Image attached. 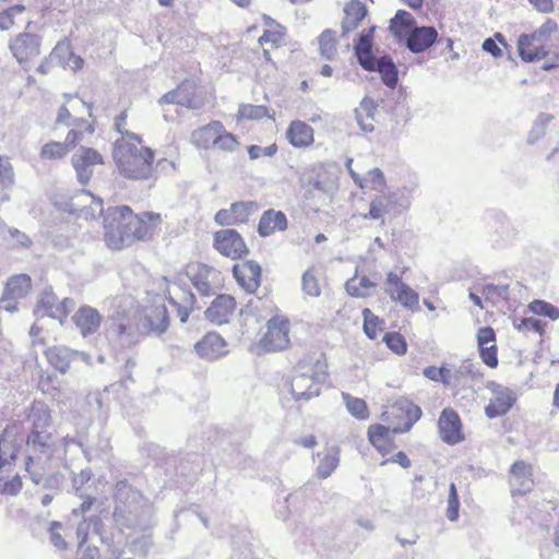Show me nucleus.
<instances>
[{
	"label": "nucleus",
	"mask_w": 559,
	"mask_h": 559,
	"mask_svg": "<svg viewBox=\"0 0 559 559\" xmlns=\"http://www.w3.org/2000/svg\"><path fill=\"white\" fill-rule=\"evenodd\" d=\"M162 213H135L129 205L108 206L103 213V239L110 250L120 251L138 242H151L162 231Z\"/></svg>",
	"instance_id": "f257e3e1"
},
{
	"label": "nucleus",
	"mask_w": 559,
	"mask_h": 559,
	"mask_svg": "<svg viewBox=\"0 0 559 559\" xmlns=\"http://www.w3.org/2000/svg\"><path fill=\"white\" fill-rule=\"evenodd\" d=\"M114 164L121 177L134 181L155 178L156 154L147 146L143 138L136 133H124L112 144Z\"/></svg>",
	"instance_id": "f03ea898"
},
{
	"label": "nucleus",
	"mask_w": 559,
	"mask_h": 559,
	"mask_svg": "<svg viewBox=\"0 0 559 559\" xmlns=\"http://www.w3.org/2000/svg\"><path fill=\"white\" fill-rule=\"evenodd\" d=\"M263 21V32L258 38L259 50L252 51L250 61L259 82L267 83L277 72L274 56L286 46L287 32L283 25L266 15Z\"/></svg>",
	"instance_id": "7ed1b4c3"
},
{
	"label": "nucleus",
	"mask_w": 559,
	"mask_h": 559,
	"mask_svg": "<svg viewBox=\"0 0 559 559\" xmlns=\"http://www.w3.org/2000/svg\"><path fill=\"white\" fill-rule=\"evenodd\" d=\"M28 418L32 421V428L27 435V445L34 452L43 454L51 453L55 447V438L51 432V412L43 403H33L29 409Z\"/></svg>",
	"instance_id": "20e7f679"
},
{
	"label": "nucleus",
	"mask_w": 559,
	"mask_h": 559,
	"mask_svg": "<svg viewBox=\"0 0 559 559\" xmlns=\"http://www.w3.org/2000/svg\"><path fill=\"white\" fill-rule=\"evenodd\" d=\"M290 321L284 316H274L265 323L254 347L259 354L278 353L290 348Z\"/></svg>",
	"instance_id": "39448f33"
},
{
	"label": "nucleus",
	"mask_w": 559,
	"mask_h": 559,
	"mask_svg": "<svg viewBox=\"0 0 559 559\" xmlns=\"http://www.w3.org/2000/svg\"><path fill=\"white\" fill-rule=\"evenodd\" d=\"M421 414L423 412L418 405L408 399L401 397L385 405L381 419L394 432L405 433L420 419Z\"/></svg>",
	"instance_id": "423d86ee"
},
{
	"label": "nucleus",
	"mask_w": 559,
	"mask_h": 559,
	"mask_svg": "<svg viewBox=\"0 0 559 559\" xmlns=\"http://www.w3.org/2000/svg\"><path fill=\"white\" fill-rule=\"evenodd\" d=\"M94 127L86 120H82L78 128L71 129L64 142L49 141L45 143L39 152L44 160H58L64 158L75 146L83 142L85 134H92Z\"/></svg>",
	"instance_id": "0eeeda50"
},
{
	"label": "nucleus",
	"mask_w": 559,
	"mask_h": 559,
	"mask_svg": "<svg viewBox=\"0 0 559 559\" xmlns=\"http://www.w3.org/2000/svg\"><path fill=\"white\" fill-rule=\"evenodd\" d=\"M518 51L522 60L536 61L551 56V61L545 64V69L559 67V48L551 45L549 49L538 43L533 34H522L518 39Z\"/></svg>",
	"instance_id": "6e6552de"
},
{
	"label": "nucleus",
	"mask_w": 559,
	"mask_h": 559,
	"mask_svg": "<svg viewBox=\"0 0 559 559\" xmlns=\"http://www.w3.org/2000/svg\"><path fill=\"white\" fill-rule=\"evenodd\" d=\"M213 248L223 257L240 260L249 254L243 237L235 229L225 228L213 234Z\"/></svg>",
	"instance_id": "1a4fd4ad"
},
{
	"label": "nucleus",
	"mask_w": 559,
	"mask_h": 559,
	"mask_svg": "<svg viewBox=\"0 0 559 559\" xmlns=\"http://www.w3.org/2000/svg\"><path fill=\"white\" fill-rule=\"evenodd\" d=\"M162 104H178L189 109H199L204 106V96L195 81L185 80L175 90L164 94Z\"/></svg>",
	"instance_id": "9d476101"
},
{
	"label": "nucleus",
	"mask_w": 559,
	"mask_h": 559,
	"mask_svg": "<svg viewBox=\"0 0 559 559\" xmlns=\"http://www.w3.org/2000/svg\"><path fill=\"white\" fill-rule=\"evenodd\" d=\"M385 293L392 301L415 312L419 310V294L403 282L394 272H389L385 280Z\"/></svg>",
	"instance_id": "9b49d317"
},
{
	"label": "nucleus",
	"mask_w": 559,
	"mask_h": 559,
	"mask_svg": "<svg viewBox=\"0 0 559 559\" xmlns=\"http://www.w3.org/2000/svg\"><path fill=\"white\" fill-rule=\"evenodd\" d=\"M185 272L194 287L204 295L212 293L222 281L218 270L200 261L188 262Z\"/></svg>",
	"instance_id": "f8f14e48"
},
{
	"label": "nucleus",
	"mask_w": 559,
	"mask_h": 559,
	"mask_svg": "<svg viewBox=\"0 0 559 559\" xmlns=\"http://www.w3.org/2000/svg\"><path fill=\"white\" fill-rule=\"evenodd\" d=\"M486 388L490 391L491 396L485 406V415L493 419L508 414L516 402L515 392L495 381L487 382Z\"/></svg>",
	"instance_id": "ddd939ff"
},
{
	"label": "nucleus",
	"mask_w": 559,
	"mask_h": 559,
	"mask_svg": "<svg viewBox=\"0 0 559 559\" xmlns=\"http://www.w3.org/2000/svg\"><path fill=\"white\" fill-rule=\"evenodd\" d=\"M110 333L116 340L126 342L129 346L145 337L140 319L127 312H118L111 318Z\"/></svg>",
	"instance_id": "4468645a"
},
{
	"label": "nucleus",
	"mask_w": 559,
	"mask_h": 559,
	"mask_svg": "<svg viewBox=\"0 0 559 559\" xmlns=\"http://www.w3.org/2000/svg\"><path fill=\"white\" fill-rule=\"evenodd\" d=\"M71 164L80 183L87 185L93 177V168L103 166L105 158L97 150L82 146L72 155Z\"/></svg>",
	"instance_id": "2eb2a0df"
},
{
	"label": "nucleus",
	"mask_w": 559,
	"mask_h": 559,
	"mask_svg": "<svg viewBox=\"0 0 559 559\" xmlns=\"http://www.w3.org/2000/svg\"><path fill=\"white\" fill-rule=\"evenodd\" d=\"M438 430L440 439L449 445H455L465 440L462 419L452 407L442 409L438 419Z\"/></svg>",
	"instance_id": "dca6fc26"
},
{
	"label": "nucleus",
	"mask_w": 559,
	"mask_h": 559,
	"mask_svg": "<svg viewBox=\"0 0 559 559\" xmlns=\"http://www.w3.org/2000/svg\"><path fill=\"white\" fill-rule=\"evenodd\" d=\"M10 50L20 64L28 67L40 53V40L35 34L21 33L10 41Z\"/></svg>",
	"instance_id": "f3484780"
},
{
	"label": "nucleus",
	"mask_w": 559,
	"mask_h": 559,
	"mask_svg": "<svg viewBox=\"0 0 559 559\" xmlns=\"http://www.w3.org/2000/svg\"><path fill=\"white\" fill-rule=\"evenodd\" d=\"M294 370L324 381L329 376V362L326 354L319 349L305 353L295 364Z\"/></svg>",
	"instance_id": "a211bd4d"
},
{
	"label": "nucleus",
	"mask_w": 559,
	"mask_h": 559,
	"mask_svg": "<svg viewBox=\"0 0 559 559\" xmlns=\"http://www.w3.org/2000/svg\"><path fill=\"white\" fill-rule=\"evenodd\" d=\"M73 305L74 301L70 298L59 300L55 294L44 293L36 305L35 312L40 317H49L63 324L67 321Z\"/></svg>",
	"instance_id": "6ab92c4d"
},
{
	"label": "nucleus",
	"mask_w": 559,
	"mask_h": 559,
	"mask_svg": "<svg viewBox=\"0 0 559 559\" xmlns=\"http://www.w3.org/2000/svg\"><path fill=\"white\" fill-rule=\"evenodd\" d=\"M509 485L512 496H525L533 490V466L531 463L515 461L509 471Z\"/></svg>",
	"instance_id": "aec40b11"
},
{
	"label": "nucleus",
	"mask_w": 559,
	"mask_h": 559,
	"mask_svg": "<svg viewBox=\"0 0 559 559\" xmlns=\"http://www.w3.org/2000/svg\"><path fill=\"white\" fill-rule=\"evenodd\" d=\"M233 275L247 293H255L261 285L262 269L253 260H246L233 266Z\"/></svg>",
	"instance_id": "412c9836"
},
{
	"label": "nucleus",
	"mask_w": 559,
	"mask_h": 559,
	"mask_svg": "<svg viewBox=\"0 0 559 559\" xmlns=\"http://www.w3.org/2000/svg\"><path fill=\"white\" fill-rule=\"evenodd\" d=\"M166 294L169 302L177 308V314L181 322H186L194 308L195 297L189 287L170 283Z\"/></svg>",
	"instance_id": "4be33fe9"
},
{
	"label": "nucleus",
	"mask_w": 559,
	"mask_h": 559,
	"mask_svg": "<svg viewBox=\"0 0 559 559\" xmlns=\"http://www.w3.org/2000/svg\"><path fill=\"white\" fill-rule=\"evenodd\" d=\"M144 336L162 335L169 326V316L164 305H152L140 319Z\"/></svg>",
	"instance_id": "5701e85b"
},
{
	"label": "nucleus",
	"mask_w": 559,
	"mask_h": 559,
	"mask_svg": "<svg viewBox=\"0 0 559 559\" xmlns=\"http://www.w3.org/2000/svg\"><path fill=\"white\" fill-rule=\"evenodd\" d=\"M393 429L383 424H371L367 429V439L373 449L382 456L392 454L396 449Z\"/></svg>",
	"instance_id": "b1692460"
},
{
	"label": "nucleus",
	"mask_w": 559,
	"mask_h": 559,
	"mask_svg": "<svg viewBox=\"0 0 559 559\" xmlns=\"http://www.w3.org/2000/svg\"><path fill=\"white\" fill-rule=\"evenodd\" d=\"M194 350L203 359L216 360L228 353V344L219 333L209 332L194 344Z\"/></svg>",
	"instance_id": "393cba45"
},
{
	"label": "nucleus",
	"mask_w": 559,
	"mask_h": 559,
	"mask_svg": "<svg viewBox=\"0 0 559 559\" xmlns=\"http://www.w3.org/2000/svg\"><path fill=\"white\" fill-rule=\"evenodd\" d=\"M72 322L82 336L87 337L98 332L103 322V316L96 308L84 305L74 312Z\"/></svg>",
	"instance_id": "a878e982"
},
{
	"label": "nucleus",
	"mask_w": 559,
	"mask_h": 559,
	"mask_svg": "<svg viewBox=\"0 0 559 559\" xmlns=\"http://www.w3.org/2000/svg\"><path fill=\"white\" fill-rule=\"evenodd\" d=\"M477 345L481 361L489 368H497L499 364L496 333L491 326L480 328L477 332Z\"/></svg>",
	"instance_id": "bb28decb"
},
{
	"label": "nucleus",
	"mask_w": 559,
	"mask_h": 559,
	"mask_svg": "<svg viewBox=\"0 0 559 559\" xmlns=\"http://www.w3.org/2000/svg\"><path fill=\"white\" fill-rule=\"evenodd\" d=\"M237 308L236 299L231 295H218L205 311L206 318L214 324H224L234 316Z\"/></svg>",
	"instance_id": "cd10ccee"
},
{
	"label": "nucleus",
	"mask_w": 559,
	"mask_h": 559,
	"mask_svg": "<svg viewBox=\"0 0 559 559\" xmlns=\"http://www.w3.org/2000/svg\"><path fill=\"white\" fill-rule=\"evenodd\" d=\"M323 381L313 379L307 374H302L294 370L290 381V392L295 400H310L320 394L321 383Z\"/></svg>",
	"instance_id": "c85d7f7f"
},
{
	"label": "nucleus",
	"mask_w": 559,
	"mask_h": 559,
	"mask_svg": "<svg viewBox=\"0 0 559 559\" xmlns=\"http://www.w3.org/2000/svg\"><path fill=\"white\" fill-rule=\"evenodd\" d=\"M19 449L15 427H5L0 435V471H7L14 464Z\"/></svg>",
	"instance_id": "c756f323"
},
{
	"label": "nucleus",
	"mask_w": 559,
	"mask_h": 559,
	"mask_svg": "<svg viewBox=\"0 0 559 559\" xmlns=\"http://www.w3.org/2000/svg\"><path fill=\"white\" fill-rule=\"evenodd\" d=\"M344 16L341 22L343 35H347L358 28L368 15V8L361 0H349L344 4Z\"/></svg>",
	"instance_id": "7c9ffc66"
},
{
	"label": "nucleus",
	"mask_w": 559,
	"mask_h": 559,
	"mask_svg": "<svg viewBox=\"0 0 559 559\" xmlns=\"http://www.w3.org/2000/svg\"><path fill=\"white\" fill-rule=\"evenodd\" d=\"M285 136L296 148H307L314 143V130L302 120H293L288 124Z\"/></svg>",
	"instance_id": "2f4dec72"
},
{
	"label": "nucleus",
	"mask_w": 559,
	"mask_h": 559,
	"mask_svg": "<svg viewBox=\"0 0 559 559\" xmlns=\"http://www.w3.org/2000/svg\"><path fill=\"white\" fill-rule=\"evenodd\" d=\"M223 122L219 120H212L206 124L198 127L190 134V143L200 151H212L218 130Z\"/></svg>",
	"instance_id": "473e14b6"
},
{
	"label": "nucleus",
	"mask_w": 559,
	"mask_h": 559,
	"mask_svg": "<svg viewBox=\"0 0 559 559\" xmlns=\"http://www.w3.org/2000/svg\"><path fill=\"white\" fill-rule=\"evenodd\" d=\"M376 26L364 29L355 44V53L361 67L372 71L376 67V59L372 55L373 35Z\"/></svg>",
	"instance_id": "72a5a7b5"
},
{
	"label": "nucleus",
	"mask_w": 559,
	"mask_h": 559,
	"mask_svg": "<svg viewBox=\"0 0 559 559\" xmlns=\"http://www.w3.org/2000/svg\"><path fill=\"white\" fill-rule=\"evenodd\" d=\"M438 32L432 26L414 27L406 38L407 48L415 53L428 49L437 40Z\"/></svg>",
	"instance_id": "f704fd0d"
},
{
	"label": "nucleus",
	"mask_w": 559,
	"mask_h": 559,
	"mask_svg": "<svg viewBox=\"0 0 559 559\" xmlns=\"http://www.w3.org/2000/svg\"><path fill=\"white\" fill-rule=\"evenodd\" d=\"M397 205V198L395 193H382L373 198L370 202L369 212L364 215V218L381 221L384 223V217L391 214Z\"/></svg>",
	"instance_id": "c9c22d12"
},
{
	"label": "nucleus",
	"mask_w": 559,
	"mask_h": 559,
	"mask_svg": "<svg viewBox=\"0 0 559 559\" xmlns=\"http://www.w3.org/2000/svg\"><path fill=\"white\" fill-rule=\"evenodd\" d=\"M288 227V221L284 212L267 210L259 221L258 233L262 237L273 235L277 231H284Z\"/></svg>",
	"instance_id": "e433bc0d"
},
{
	"label": "nucleus",
	"mask_w": 559,
	"mask_h": 559,
	"mask_svg": "<svg viewBox=\"0 0 559 559\" xmlns=\"http://www.w3.org/2000/svg\"><path fill=\"white\" fill-rule=\"evenodd\" d=\"M51 55L59 63L73 71L81 70L84 66L83 58L73 52L71 40L67 37L56 45Z\"/></svg>",
	"instance_id": "4c0bfd02"
},
{
	"label": "nucleus",
	"mask_w": 559,
	"mask_h": 559,
	"mask_svg": "<svg viewBox=\"0 0 559 559\" xmlns=\"http://www.w3.org/2000/svg\"><path fill=\"white\" fill-rule=\"evenodd\" d=\"M32 289V280L27 274H17L7 282L1 302L26 297Z\"/></svg>",
	"instance_id": "58836bf2"
},
{
	"label": "nucleus",
	"mask_w": 559,
	"mask_h": 559,
	"mask_svg": "<svg viewBox=\"0 0 559 559\" xmlns=\"http://www.w3.org/2000/svg\"><path fill=\"white\" fill-rule=\"evenodd\" d=\"M75 354L76 352L57 345L48 347L44 353L49 365L61 373H66L69 370L70 362Z\"/></svg>",
	"instance_id": "ea45409f"
},
{
	"label": "nucleus",
	"mask_w": 559,
	"mask_h": 559,
	"mask_svg": "<svg viewBox=\"0 0 559 559\" xmlns=\"http://www.w3.org/2000/svg\"><path fill=\"white\" fill-rule=\"evenodd\" d=\"M378 104L371 97H364L359 107L355 109V116L365 132H371L374 129V115Z\"/></svg>",
	"instance_id": "a19ab883"
},
{
	"label": "nucleus",
	"mask_w": 559,
	"mask_h": 559,
	"mask_svg": "<svg viewBox=\"0 0 559 559\" xmlns=\"http://www.w3.org/2000/svg\"><path fill=\"white\" fill-rule=\"evenodd\" d=\"M241 142L239 138L233 132H229L225 126L222 124L212 151L219 154L229 155L239 152Z\"/></svg>",
	"instance_id": "79ce46f5"
},
{
	"label": "nucleus",
	"mask_w": 559,
	"mask_h": 559,
	"mask_svg": "<svg viewBox=\"0 0 559 559\" xmlns=\"http://www.w3.org/2000/svg\"><path fill=\"white\" fill-rule=\"evenodd\" d=\"M352 177L362 191L382 192L386 186L383 173L379 168L369 170L364 177L352 173Z\"/></svg>",
	"instance_id": "37998d69"
},
{
	"label": "nucleus",
	"mask_w": 559,
	"mask_h": 559,
	"mask_svg": "<svg viewBox=\"0 0 559 559\" xmlns=\"http://www.w3.org/2000/svg\"><path fill=\"white\" fill-rule=\"evenodd\" d=\"M472 370L469 366H460L459 368H447L443 385L455 391V393L467 388V379Z\"/></svg>",
	"instance_id": "c03bdc74"
},
{
	"label": "nucleus",
	"mask_w": 559,
	"mask_h": 559,
	"mask_svg": "<svg viewBox=\"0 0 559 559\" xmlns=\"http://www.w3.org/2000/svg\"><path fill=\"white\" fill-rule=\"evenodd\" d=\"M320 55L328 59L333 60L337 56L338 39L334 29H324L318 37Z\"/></svg>",
	"instance_id": "a18cd8bd"
},
{
	"label": "nucleus",
	"mask_w": 559,
	"mask_h": 559,
	"mask_svg": "<svg viewBox=\"0 0 559 559\" xmlns=\"http://www.w3.org/2000/svg\"><path fill=\"white\" fill-rule=\"evenodd\" d=\"M343 401L349 414L358 420H366L370 416L369 407L365 400L343 393Z\"/></svg>",
	"instance_id": "49530a36"
},
{
	"label": "nucleus",
	"mask_w": 559,
	"mask_h": 559,
	"mask_svg": "<svg viewBox=\"0 0 559 559\" xmlns=\"http://www.w3.org/2000/svg\"><path fill=\"white\" fill-rule=\"evenodd\" d=\"M373 70H377L382 81L389 87H394L397 83V71L395 64L389 57H382L378 61H376V67Z\"/></svg>",
	"instance_id": "de8ad7c7"
},
{
	"label": "nucleus",
	"mask_w": 559,
	"mask_h": 559,
	"mask_svg": "<svg viewBox=\"0 0 559 559\" xmlns=\"http://www.w3.org/2000/svg\"><path fill=\"white\" fill-rule=\"evenodd\" d=\"M269 117V108L264 105L241 104L238 108L236 119L242 120H261Z\"/></svg>",
	"instance_id": "09e8293b"
},
{
	"label": "nucleus",
	"mask_w": 559,
	"mask_h": 559,
	"mask_svg": "<svg viewBox=\"0 0 559 559\" xmlns=\"http://www.w3.org/2000/svg\"><path fill=\"white\" fill-rule=\"evenodd\" d=\"M364 331L370 340H376L383 331V321L368 308L362 310Z\"/></svg>",
	"instance_id": "8fccbe9b"
},
{
	"label": "nucleus",
	"mask_w": 559,
	"mask_h": 559,
	"mask_svg": "<svg viewBox=\"0 0 559 559\" xmlns=\"http://www.w3.org/2000/svg\"><path fill=\"white\" fill-rule=\"evenodd\" d=\"M528 310L534 314L547 317L554 321L559 319V308L545 300L535 299L531 301Z\"/></svg>",
	"instance_id": "3c124183"
},
{
	"label": "nucleus",
	"mask_w": 559,
	"mask_h": 559,
	"mask_svg": "<svg viewBox=\"0 0 559 559\" xmlns=\"http://www.w3.org/2000/svg\"><path fill=\"white\" fill-rule=\"evenodd\" d=\"M14 185V169L8 156L0 155V188L9 192Z\"/></svg>",
	"instance_id": "603ef678"
},
{
	"label": "nucleus",
	"mask_w": 559,
	"mask_h": 559,
	"mask_svg": "<svg viewBox=\"0 0 559 559\" xmlns=\"http://www.w3.org/2000/svg\"><path fill=\"white\" fill-rule=\"evenodd\" d=\"M386 346L396 355H404L407 352L405 337L399 332H388L383 336Z\"/></svg>",
	"instance_id": "864d4df0"
},
{
	"label": "nucleus",
	"mask_w": 559,
	"mask_h": 559,
	"mask_svg": "<svg viewBox=\"0 0 559 559\" xmlns=\"http://www.w3.org/2000/svg\"><path fill=\"white\" fill-rule=\"evenodd\" d=\"M559 32L558 23L552 19H547L535 32L532 34L544 46L551 38L554 34Z\"/></svg>",
	"instance_id": "5fc2aeb1"
},
{
	"label": "nucleus",
	"mask_w": 559,
	"mask_h": 559,
	"mask_svg": "<svg viewBox=\"0 0 559 559\" xmlns=\"http://www.w3.org/2000/svg\"><path fill=\"white\" fill-rule=\"evenodd\" d=\"M24 5H13L0 12V28L3 31L12 28L16 24V16L23 14Z\"/></svg>",
	"instance_id": "6e6d98bb"
},
{
	"label": "nucleus",
	"mask_w": 559,
	"mask_h": 559,
	"mask_svg": "<svg viewBox=\"0 0 559 559\" xmlns=\"http://www.w3.org/2000/svg\"><path fill=\"white\" fill-rule=\"evenodd\" d=\"M23 487L22 479L19 475H14L11 478L0 477V495L2 496H15Z\"/></svg>",
	"instance_id": "4d7b16f0"
},
{
	"label": "nucleus",
	"mask_w": 559,
	"mask_h": 559,
	"mask_svg": "<svg viewBox=\"0 0 559 559\" xmlns=\"http://www.w3.org/2000/svg\"><path fill=\"white\" fill-rule=\"evenodd\" d=\"M546 324L543 323L540 320H537L535 318H522L518 322H514V328L519 332H530L534 331L538 333L539 335H543L545 332Z\"/></svg>",
	"instance_id": "13d9d810"
},
{
	"label": "nucleus",
	"mask_w": 559,
	"mask_h": 559,
	"mask_svg": "<svg viewBox=\"0 0 559 559\" xmlns=\"http://www.w3.org/2000/svg\"><path fill=\"white\" fill-rule=\"evenodd\" d=\"M460 500L455 484L451 483L449 487L447 518L454 522L459 519Z\"/></svg>",
	"instance_id": "bf43d9fd"
},
{
	"label": "nucleus",
	"mask_w": 559,
	"mask_h": 559,
	"mask_svg": "<svg viewBox=\"0 0 559 559\" xmlns=\"http://www.w3.org/2000/svg\"><path fill=\"white\" fill-rule=\"evenodd\" d=\"M302 288L310 296H319L321 288L314 269L307 270L302 275Z\"/></svg>",
	"instance_id": "052dcab7"
},
{
	"label": "nucleus",
	"mask_w": 559,
	"mask_h": 559,
	"mask_svg": "<svg viewBox=\"0 0 559 559\" xmlns=\"http://www.w3.org/2000/svg\"><path fill=\"white\" fill-rule=\"evenodd\" d=\"M230 210L235 225H239L248 221L252 210V204L246 202H236L231 204Z\"/></svg>",
	"instance_id": "680f3d73"
},
{
	"label": "nucleus",
	"mask_w": 559,
	"mask_h": 559,
	"mask_svg": "<svg viewBox=\"0 0 559 559\" xmlns=\"http://www.w3.org/2000/svg\"><path fill=\"white\" fill-rule=\"evenodd\" d=\"M338 464V457L335 454L325 453L320 459L318 465V474L325 478L336 468Z\"/></svg>",
	"instance_id": "e2e57ef3"
},
{
	"label": "nucleus",
	"mask_w": 559,
	"mask_h": 559,
	"mask_svg": "<svg viewBox=\"0 0 559 559\" xmlns=\"http://www.w3.org/2000/svg\"><path fill=\"white\" fill-rule=\"evenodd\" d=\"M414 24V19L407 11L399 10L391 21V28L395 31L409 28Z\"/></svg>",
	"instance_id": "0e129e2a"
},
{
	"label": "nucleus",
	"mask_w": 559,
	"mask_h": 559,
	"mask_svg": "<svg viewBox=\"0 0 559 559\" xmlns=\"http://www.w3.org/2000/svg\"><path fill=\"white\" fill-rule=\"evenodd\" d=\"M376 284L372 283L369 278L362 277L359 281V285L355 286L350 283L347 284V289L350 293L352 296L355 297H365L368 295V290L372 287H374Z\"/></svg>",
	"instance_id": "69168bd1"
},
{
	"label": "nucleus",
	"mask_w": 559,
	"mask_h": 559,
	"mask_svg": "<svg viewBox=\"0 0 559 559\" xmlns=\"http://www.w3.org/2000/svg\"><path fill=\"white\" fill-rule=\"evenodd\" d=\"M447 368V366H428L423 370V374L431 381L441 382L443 384Z\"/></svg>",
	"instance_id": "338daca9"
},
{
	"label": "nucleus",
	"mask_w": 559,
	"mask_h": 559,
	"mask_svg": "<svg viewBox=\"0 0 559 559\" xmlns=\"http://www.w3.org/2000/svg\"><path fill=\"white\" fill-rule=\"evenodd\" d=\"M389 462L396 463L403 468H409L412 465L409 457L403 451H399L397 453L393 454L391 457L384 460L381 464L384 465Z\"/></svg>",
	"instance_id": "774afa93"
}]
</instances>
